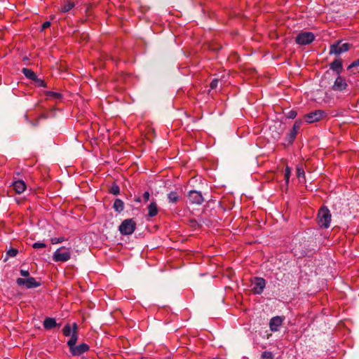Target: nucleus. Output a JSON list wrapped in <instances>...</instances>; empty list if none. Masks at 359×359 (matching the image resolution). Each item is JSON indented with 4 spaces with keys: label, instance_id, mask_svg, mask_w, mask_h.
I'll return each instance as SVG.
<instances>
[{
    "label": "nucleus",
    "instance_id": "f257e3e1",
    "mask_svg": "<svg viewBox=\"0 0 359 359\" xmlns=\"http://www.w3.org/2000/svg\"><path fill=\"white\" fill-rule=\"evenodd\" d=\"M332 215L330 210L323 206L320 208L318 213L317 222L320 228L327 229L330 227Z\"/></svg>",
    "mask_w": 359,
    "mask_h": 359
},
{
    "label": "nucleus",
    "instance_id": "f03ea898",
    "mask_svg": "<svg viewBox=\"0 0 359 359\" xmlns=\"http://www.w3.org/2000/svg\"><path fill=\"white\" fill-rule=\"evenodd\" d=\"M341 40H338L330 46L329 55H334L339 56L343 53H345L351 48L352 45L349 43H341Z\"/></svg>",
    "mask_w": 359,
    "mask_h": 359
},
{
    "label": "nucleus",
    "instance_id": "7ed1b4c3",
    "mask_svg": "<svg viewBox=\"0 0 359 359\" xmlns=\"http://www.w3.org/2000/svg\"><path fill=\"white\" fill-rule=\"evenodd\" d=\"M136 229V222L133 219L123 220L119 226V231L122 235H130Z\"/></svg>",
    "mask_w": 359,
    "mask_h": 359
},
{
    "label": "nucleus",
    "instance_id": "20e7f679",
    "mask_svg": "<svg viewBox=\"0 0 359 359\" xmlns=\"http://www.w3.org/2000/svg\"><path fill=\"white\" fill-rule=\"evenodd\" d=\"M71 258V250L69 248L61 247L55 250L53 255L55 262H65Z\"/></svg>",
    "mask_w": 359,
    "mask_h": 359
},
{
    "label": "nucleus",
    "instance_id": "39448f33",
    "mask_svg": "<svg viewBox=\"0 0 359 359\" xmlns=\"http://www.w3.org/2000/svg\"><path fill=\"white\" fill-rule=\"evenodd\" d=\"M250 280L252 285V292L255 294H261L266 287L265 279L261 277H254Z\"/></svg>",
    "mask_w": 359,
    "mask_h": 359
},
{
    "label": "nucleus",
    "instance_id": "423d86ee",
    "mask_svg": "<svg viewBox=\"0 0 359 359\" xmlns=\"http://www.w3.org/2000/svg\"><path fill=\"white\" fill-rule=\"evenodd\" d=\"M315 39V35L310 32H301L295 38V42L301 46L311 43Z\"/></svg>",
    "mask_w": 359,
    "mask_h": 359
},
{
    "label": "nucleus",
    "instance_id": "0eeeda50",
    "mask_svg": "<svg viewBox=\"0 0 359 359\" xmlns=\"http://www.w3.org/2000/svg\"><path fill=\"white\" fill-rule=\"evenodd\" d=\"M326 116V112L323 110H315L304 115V121L308 123L317 122Z\"/></svg>",
    "mask_w": 359,
    "mask_h": 359
},
{
    "label": "nucleus",
    "instance_id": "6e6552de",
    "mask_svg": "<svg viewBox=\"0 0 359 359\" xmlns=\"http://www.w3.org/2000/svg\"><path fill=\"white\" fill-rule=\"evenodd\" d=\"M303 123L302 119H297L292 126V128L287 134L285 140L289 144H292L296 138V136Z\"/></svg>",
    "mask_w": 359,
    "mask_h": 359
},
{
    "label": "nucleus",
    "instance_id": "1a4fd4ad",
    "mask_svg": "<svg viewBox=\"0 0 359 359\" xmlns=\"http://www.w3.org/2000/svg\"><path fill=\"white\" fill-rule=\"evenodd\" d=\"M18 285H25L26 288H34L39 287L41 284L37 282L33 277H28L27 278H18L16 280Z\"/></svg>",
    "mask_w": 359,
    "mask_h": 359
},
{
    "label": "nucleus",
    "instance_id": "9d476101",
    "mask_svg": "<svg viewBox=\"0 0 359 359\" xmlns=\"http://www.w3.org/2000/svg\"><path fill=\"white\" fill-rule=\"evenodd\" d=\"M347 86L346 79L341 75H338L332 86V89L334 91H343L346 89Z\"/></svg>",
    "mask_w": 359,
    "mask_h": 359
},
{
    "label": "nucleus",
    "instance_id": "9b49d317",
    "mask_svg": "<svg viewBox=\"0 0 359 359\" xmlns=\"http://www.w3.org/2000/svg\"><path fill=\"white\" fill-rule=\"evenodd\" d=\"M188 199L192 204L201 205L204 201L202 194L200 191L192 190L188 194Z\"/></svg>",
    "mask_w": 359,
    "mask_h": 359
},
{
    "label": "nucleus",
    "instance_id": "f8f14e48",
    "mask_svg": "<svg viewBox=\"0 0 359 359\" xmlns=\"http://www.w3.org/2000/svg\"><path fill=\"white\" fill-rule=\"evenodd\" d=\"M90 349L89 346L87 344L83 343L78 346H74L72 347L69 352L74 356H79L83 354L84 353L88 351Z\"/></svg>",
    "mask_w": 359,
    "mask_h": 359
},
{
    "label": "nucleus",
    "instance_id": "ddd939ff",
    "mask_svg": "<svg viewBox=\"0 0 359 359\" xmlns=\"http://www.w3.org/2000/svg\"><path fill=\"white\" fill-rule=\"evenodd\" d=\"M329 66L330 69L337 75H340L343 71V62L340 58L335 59Z\"/></svg>",
    "mask_w": 359,
    "mask_h": 359
},
{
    "label": "nucleus",
    "instance_id": "4468645a",
    "mask_svg": "<svg viewBox=\"0 0 359 359\" xmlns=\"http://www.w3.org/2000/svg\"><path fill=\"white\" fill-rule=\"evenodd\" d=\"M283 319L280 316L273 317L270 320L269 327L272 332H276L283 323Z\"/></svg>",
    "mask_w": 359,
    "mask_h": 359
},
{
    "label": "nucleus",
    "instance_id": "2eb2a0df",
    "mask_svg": "<svg viewBox=\"0 0 359 359\" xmlns=\"http://www.w3.org/2000/svg\"><path fill=\"white\" fill-rule=\"evenodd\" d=\"M12 187L16 194H20L25 191L27 185L23 180H18L12 183Z\"/></svg>",
    "mask_w": 359,
    "mask_h": 359
},
{
    "label": "nucleus",
    "instance_id": "dca6fc26",
    "mask_svg": "<svg viewBox=\"0 0 359 359\" xmlns=\"http://www.w3.org/2000/svg\"><path fill=\"white\" fill-rule=\"evenodd\" d=\"M78 340V332H77V325L76 323L73 324V331L71 335V338L67 341V345L69 346V350L76 346V341Z\"/></svg>",
    "mask_w": 359,
    "mask_h": 359
},
{
    "label": "nucleus",
    "instance_id": "f3484780",
    "mask_svg": "<svg viewBox=\"0 0 359 359\" xmlns=\"http://www.w3.org/2000/svg\"><path fill=\"white\" fill-rule=\"evenodd\" d=\"M57 326L55 318L47 317L43 321V327L46 330H50Z\"/></svg>",
    "mask_w": 359,
    "mask_h": 359
},
{
    "label": "nucleus",
    "instance_id": "a211bd4d",
    "mask_svg": "<svg viewBox=\"0 0 359 359\" xmlns=\"http://www.w3.org/2000/svg\"><path fill=\"white\" fill-rule=\"evenodd\" d=\"M158 208L156 202H151L148 205V217H154L158 214Z\"/></svg>",
    "mask_w": 359,
    "mask_h": 359
},
{
    "label": "nucleus",
    "instance_id": "6ab92c4d",
    "mask_svg": "<svg viewBox=\"0 0 359 359\" xmlns=\"http://www.w3.org/2000/svg\"><path fill=\"white\" fill-rule=\"evenodd\" d=\"M347 70L350 71L353 74L359 73V59L352 62L348 66Z\"/></svg>",
    "mask_w": 359,
    "mask_h": 359
},
{
    "label": "nucleus",
    "instance_id": "aec40b11",
    "mask_svg": "<svg viewBox=\"0 0 359 359\" xmlns=\"http://www.w3.org/2000/svg\"><path fill=\"white\" fill-rule=\"evenodd\" d=\"M74 7V3L69 0L65 1L60 6V11L62 13H67Z\"/></svg>",
    "mask_w": 359,
    "mask_h": 359
},
{
    "label": "nucleus",
    "instance_id": "412c9836",
    "mask_svg": "<svg viewBox=\"0 0 359 359\" xmlns=\"http://www.w3.org/2000/svg\"><path fill=\"white\" fill-rule=\"evenodd\" d=\"M22 74L25 76L26 78L34 81L36 79V77L37 76L36 74L34 71H32L31 69L28 68H23L22 69Z\"/></svg>",
    "mask_w": 359,
    "mask_h": 359
},
{
    "label": "nucleus",
    "instance_id": "4be33fe9",
    "mask_svg": "<svg viewBox=\"0 0 359 359\" xmlns=\"http://www.w3.org/2000/svg\"><path fill=\"white\" fill-rule=\"evenodd\" d=\"M113 208L116 212H121L124 209V203L122 200L116 198L114 202Z\"/></svg>",
    "mask_w": 359,
    "mask_h": 359
},
{
    "label": "nucleus",
    "instance_id": "5701e85b",
    "mask_svg": "<svg viewBox=\"0 0 359 359\" xmlns=\"http://www.w3.org/2000/svg\"><path fill=\"white\" fill-rule=\"evenodd\" d=\"M168 198L169 202L172 203H177L179 201V195L177 191H171L168 194Z\"/></svg>",
    "mask_w": 359,
    "mask_h": 359
},
{
    "label": "nucleus",
    "instance_id": "b1692460",
    "mask_svg": "<svg viewBox=\"0 0 359 359\" xmlns=\"http://www.w3.org/2000/svg\"><path fill=\"white\" fill-rule=\"evenodd\" d=\"M46 95L49 99L60 100L62 98V95L57 92L47 91Z\"/></svg>",
    "mask_w": 359,
    "mask_h": 359
},
{
    "label": "nucleus",
    "instance_id": "393cba45",
    "mask_svg": "<svg viewBox=\"0 0 359 359\" xmlns=\"http://www.w3.org/2000/svg\"><path fill=\"white\" fill-rule=\"evenodd\" d=\"M297 177L300 179L303 178L305 180V172L302 166L298 165L296 169Z\"/></svg>",
    "mask_w": 359,
    "mask_h": 359
},
{
    "label": "nucleus",
    "instance_id": "a878e982",
    "mask_svg": "<svg viewBox=\"0 0 359 359\" xmlns=\"http://www.w3.org/2000/svg\"><path fill=\"white\" fill-rule=\"evenodd\" d=\"M290 175H291V168L287 165L285 168V174H284L285 181V184L287 185H288V184H289Z\"/></svg>",
    "mask_w": 359,
    "mask_h": 359
},
{
    "label": "nucleus",
    "instance_id": "bb28decb",
    "mask_svg": "<svg viewBox=\"0 0 359 359\" xmlns=\"http://www.w3.org/2000/svg\"><path fill=\"white\" fill-rule=\"evenodd\" d=\"M109 193L114 195H118L120 193V188L116 184H113L109 189Z\"/></svg>",
    "mask_w": 359,
    "mask_h": 359
},
{
    "label": "nucleus",
    "instance_id": "cd10ccee",
    "mask_svg": "<svg viewBox=\"0 0 359 359\" xmlns=\"http://www.w3.org/2000/svg\"><path fill=\"white\" fill-rule=\"evenodd\" d=\"M63 334L65 337H69L72 335V328L69 325H65L63 330H62Z\"/></svg>",
    "mask_w": 359,
    "mask_h": 359
},
{
    "label": "nucleus",
    "instance_id": "c85d7f7f",
    "mask_svg": "<svg viewBox=\"0 0 359 359\" xmlns=\"http://www.w3.org/2000/svg\"><path fill=\"white\" fill-rule=\"evenodd\" d=\"M34 82L38 87H46V82L43 80L39 79L37 76L36 77V79H34Z\"/></svg>",
    "mask_w": 359,
    "mask_h": 359
},
{
    "label": "nucleus",
    "instance_id": "c756f323",
    "mask_svg": "<svg viewBox=\"0 0 359 359\" xmlns=\"http://www.w3.org/2000/svg\"><path fill=\"white\" fill-rule=\"evenodd\" d=\"M262 359H273V355L270 351H264L261 355Z\"/></svg>",
    "mask_w": 359,
    "mask_h": 359
},
{
    "label": "nucleus",
    "instance_id": "7c9ffc66",
    "mask_svg": "<svg viewBox=\"0 0 359 359\" xmlns=\"http://www.w3.org/2000/svg\"><path fill=\"white\" fill-rule=\"evenodd\" d=\"M65 241H66V239L64 237H59V238L55 237V238H52L50 240L52 244L60 243Z\"/></svg>",
    "mask_w": 359,
    "mask_h": 359
},
{
    "label": "nucleus",
    "instance_id": "2f4dec72",
    "mask_svg": "<svg viewBox=\"0 0 359 359\" xmlns=\"http://www.w3.org/2000/svg\"><path fill=\"white\" fill-rule=\"evenodd\" d=\"M18 253V250L15 248H10L8 251H7V255H8L9 257H15Z\"/></svg>",
    "mask_w": 359,
    "mask_h": 359
},
{
    "label": "nucleus",
    "instance_id": "473e14b6",
    "mask_svg": "<svg viewBox=\"0 0 359 359\" xmlns=\"http://www.w3.org/2000/svg\"><path fill=\"white\" fill-rule=\"evenodd\" d=\"M297 115V111L292 109V110L289 111L287 113L286 117L288 118L293 119V118H296Z\"/></svg>",
    "mask_w": 359,
    "mask_h": 359
},
{
    "label": "nucleus",
    "instance_id": "72a5a7b5",
    "mask_svg": "<svg viewBox=\"0 0 359 359\" xmlns=\"http://www.w3.org/2000/svg\"><path fill=\"white\" fill-rule=\"evenodd\" d=\"M32 247L35 249H38V248H46V245L44 243H39V242H37V243H34L33 245H32Z\"/></svg>",
    "mask_w": 359,
    "mask_h": 359
},
{
    "label": "nucleus",
    "instance_id": "f704fd0d",
    "mask_svg": "<svg viewBox=\"0 0 359 359\" xmlns=\"http://www.w3.org/2000/svg\"><path fill=\"white\" fill-rule=\"evenodd\" d=\"M219 80L217 79H213L210 84L211 89H215L217 87Z\"/></svg>",
    "mask_w": 359,
    "mask_h": 359
},
{
    "label": "nucleus",
    "instance_id": "c9c22d12",
    "mask_svg": "<svg viewBox=\"0 0 359 359\" xmlns=\"http://www.w3.org/2000/svg\"><path fill=\"white\" fill-rule=\"evenodd\" d=\"M51 23L50 21H46L44 22L42 25H41V31H43L45 30L46 29L48 28L50 26Z\"/></svg>",
    "mask_w": 359,
    "mask_h": 359
},
{
    "label": "nucleus",
    "instance_id": "e433bc0d",
    "mask_svg": "<svg viewBox=\"0 0 359 359\" xmlns=\"http://www.w3.org/2000/svg\"><path fill=\"white\" fill-rule=\"evenodd\" d=\"M150 194L149 191H145L142 195V199L144 203L147 202L149 200Z\"/></svg>",
    "mask_w": 359,
    "mask_h": 359
},
{
    "label": "nucleus",
    "instance_id": "4c0bfd02",
    "mask_svg": "<svg viewBox=\"0 0 359 359\" xmlns=\"http://www.w3.org/2000/svg\"><path fill=\"white\" fill-rule=\"evenodd\" d=\"M20 275L24 277H29V272L27 270H20Z\"/></svg>",
    "mask_w": 359,
    "mask_h": 359
},
{
    "label": "nucleus",
    "instance_id": "58836bf2",
    "mask_svg": "<svg viewBox=\"0 0 359 359\" xmlns=\"http://www.w3.org/2000/svg\"><path fill=\"white\" fill-rule=\"evenodd\" d=\"M135 202H137V203H140L142 201V199L140 197H137L135 199Z\"/></svg>",
    "mask_w": 359,
    "mask_h": 359
}]
</instances>
